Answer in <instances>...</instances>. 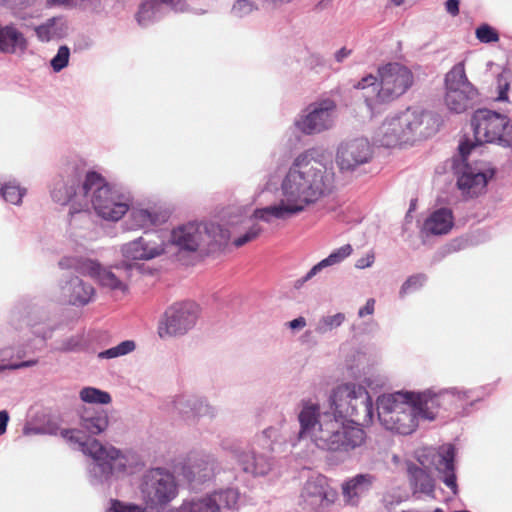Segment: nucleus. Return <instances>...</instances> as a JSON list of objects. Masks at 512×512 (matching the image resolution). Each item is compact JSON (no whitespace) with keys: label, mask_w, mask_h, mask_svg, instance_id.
I'll return each instance as SVG.
<instances>
[{"label":"nucleus","mask_w":512,"mask_h":512,"mask_svg":"<svg viewBox=\"0 0 512 512\" xmlns=\"http://www.w3.org/2000/svg\"><path fill=\"white\" fill-rule=\"evenodd\" d=\"M327 267L328 265L326 264V262L324 260H321L305 274V279H312L314 276L319 274L323 269Z\"/></svg>","instance_id":"nucleus-56"},{"label":"nucleus","mask_w":512,"mask_h":512,"mask_svg":"<svg viewBox=\"0 0 512 512\" xmlns=\"http://www.w3.org/2000/svg\"><path fill=\"white\" fill-rule=\"evenodd\" d=\"M36 363V360H28L17 363L0 364V371L27 368L36 365Z\"/></svg>","instance_id":"nucleus-51"},{"label":"nucleus","mask_w":512,"mask_h":512,"mask_svg":"<svg viewBox=\"0 0 512 512\" xmlns=\"http://www.w3.org/2000/svg\"><path fill=\"white\" fill-rule=\"evenodd\" d=\"M109 512H145V510L136 504L124 503L119 500H113Z\"/></svg>","instance_id":"nucleus-46"},{"label":"nucleus","mask_w":512,"mask_h":512,"mask_svg":"<svg viewBox=\"0 0 512 512\" xmlns=\"http://www.w3.org/2000/svg\"><path fill=\"white\" fill-rule=\"evenodd\" d=\"M81 192L86 202L89 201L95 213L104 220L116 222L128 211L131 195L123 188L110 185L105 178L95 172L86 173Z\"/></svg>","instance_id":"nucleus-6"},{"label":"nucleus","mask_w":512,"mask_h":512,"mask_svg":"<svg viewBox=\"0 0 512 512\" xmlns=\"http://www.w3.org/2000/svg\"><path fill=\"white\" fill-rule=\"evenodd\" d=\"M445 103L450 111L464 112L470 105L477 91L468 81L462 62L457 63L445 76Z\"/></svg>","instance_id":"nucleus-14"},{"label":"nucleus","mask_w":512,"mask_h":512,"mask_svg":"<svg viewBox=\"0 0 512 512\" xmlns=\"http://www.w3.org/2000/svg\"><path fill=\"white\" fill-rule=\"evenodd\" d=\"M357 89L367 90L371 88L372 93H377L379 89V83H377V78L372 74H369L363 77L357 84L354 85Z\"/></svg>","instance_id":"nucleus-48"},{"label":"nucleus","mask_w":512,"mask_h":512,"mask_svg":"<svg viewBox=\"0 0 512 512\" xmlns=\"http://www.w3.org/2000/svg\"><path fill=\"white\" fill-rule=\"evenodd\" d=\"M234 457L245 473L253 476H265L271 468V459L263 454H255L251 450L235 449Z\"/></svg>","instance_id":"nucleus-25"},{"label":"nucleus","mask_w":512,"mask_h":512,"mask_svg":"<svg viewBox=\"0 0 512 512\" xmlns=\"http://www.w3.org/2000/svg\"><path fill=\"white\" fill-rule=\"evenodd\" d=\"M83 347L82 338L80 336H72L64 340L58 350L62 352H76Z\"/></svg>","instance_id":"nucleus-47"},{"label":"nucleus","mask_w":512,"mask_h":512,"mask_svg":"<svg viewBox=\"0 0 512 512\" xmlns=\"http://www.w3.org/2000/svg\"><path fill=\"white\" fill-rule=\"evenodd\" d=\"M59 430V427L55 423H48L46 426L42 428H38L35 430L36 433H43L49 435H56Z\"/></svg>","instance_id":"nucleus-58"},{"label":"nucleus","mask_w":512,"mask_h":512,"mask_svg":"<svg viewBox=\"0 0 512 512\" xmlns=\"http://www.w3.org/2000/svg\"><path fill=\"white\" fill-rule=\"evenodd\" d=\"M9 422V414L6 410L0 411V436L6 432Z\"/></svg>","instance_id":"nucleus-61"},{"label":"nucleus","mask_w":512,"mask_h":512,"mask_svg":"<svg viewBox=\"0 0 512 512\" xmlns=\"http://www.w3.org/2000/svg\"><path fill=\"white\" fill-rule=\"evenodd\" d=\"M262 231L263 228L260 224L253 223L250 227H248L244 234L236 237L233 240V245L235 247L244 246L245 244L255 240L262 233Z\"/></svg>","instance_id":"nucleus-43"},{"label":"nucleus","mask_w":512,"mask_h":512,"mask_svg":"<svg viewBox=\"0 0 512 512\" xmlns=\"http://www.w3.org/2000/svg\"><path fill=\"white\" fill-rule=\"evenodd\" d=\"M59 287L62 301L72 306H85L95 295V289L91 284L74 275H65Z\"/></svg>","instance_id":"nucleus-22"},{"label":"nucleus","mask_w":512,"mask_h":512,"mask_svg":"<svg viewBox=\"0 0 512 512\" xmlns=\"http://www.w3.org/2000/svg\"><path fill=\"white\" fill-rule=\"evenodd\" d=\"M240 492L235 487L220 488L202 497L184 501L177 512H221L238 508Z\"/></svg>","instance_id":"nucleus-15"},{"label":"nucleus","mask_w":512,"mask_h":512,"mask_svg":"<svg viewBox=\"0 0 512 512\" xmlns=\"http://www.w3.org/2000/svg\"><path fill=\"white\" fill-rule=\"evenodd\" d=\"M498 101H507L508 100V90H509V82L506 80L503 74L498 77Z\"/></svg>","instance_id":"nucleus-50"},{"label":"nucleus","mask_w":512,"mask_h":512,"mask_svg":"<svg viewBox=\"0 0 512 512\" xmlns=\"http://www.w3.org/2000/svg\"><path fill=\"white\" fill-rule=\"evenodd\" d=\"M427 277L425 274H416L410 276L401 286L400 295L403 296L411 291L417 290L424 285Z\"/></svg>","instance_id":"nucleus-45"},{"label":"nucleus","mask_w":512,"mask_h":512,"mask_svg":"<svg viewBox=\"0 0 512 512\" xmlns=\"http://www.w3.org/2000/svg\"><path fill=\"white\" fill-rule=\"evenodd\" d=\"M121 254L125 260L148 261L165 253V240L158 232H145L143 236L121 246Z\"/></svg>","instance_id":"nucleus-18"},{"label":"nucleus","mask_w":512,"mask_h":512,"mask_svg":"<svg viewBox=\"0 0 512 512\" xmlns=\"http://www.w3.org/2000/svg\"><path fill=\"white\" fill-rule=\"evenodd\" d=\"M195 402L192 404L191 418H198L203 416L214 417L217 413L215 407L208 404V402L197 395H194Z\"/></svg>","instance_id":"nucleus-39"},{"label":"nucleus","mask_w":512,"mask_h":512,"mask_svg":"<svg viewBox=\"0 0 512 512\" xmlns=\"http://www.w3.org/2000/svg\"><path fill=\"white\" fill-rule=\"evenodd\" d=\"M288 327L292 330L302 329L306 326V319L302 316H299L287 323Z\"/></svg>","instance_id":"nucleus-60"},{"label":"nucleus","mask_w":512,"mask_h":512,"mask_svg":"<svg viewBox=\"0 0 512 512\" xmlns=\"http://www.w3.org/2000/svg\"><path fill=\"white\" fill-rule=\"evenodd\" d=\"M353 252V248L350 244H345L338 249L331 252L323 260L326 262L328 267L337 265L349 257Z\"/></svg>","instance_id":"nucleus-42"},{"label":"nucleus","mask_w":512,"mask_h":512,"mask_svg":"<svg viewBox=\"0 0 512 512\" xmlns=\"http://www.w3.org/2000/svg\"><path fill=\"white\" fill-rule=\"evenodd\" d=\"M439 126V119L431 112L419 107H409L405 111L384 120L375 132L374 140L383 147H395L415 137L427 138Z\"/></svg>","instance_id":"nucleus-5"},{"label":"nucleus","mask_w":512,"mask_h":512,"mask_svg":"<svg viewBox=\"0 0 512 512\" xmlns=\"http://www.w3.org/2000/svg\"><path fill=\"white\" fill-rule=\"evenodd\" d=\"M408 472L414 492H421L429 496L433 494L434 480L425 470L412 465L408 468Z\"/></svg>","instance_id":"nucleus-33"},{"label":"nucleus","mask_w":512,"mask_h":512,"mask_svg":"<svg viewBox=\"0 0 512 512\" xmlns=\"http://www.w3.org/2000/svg\"><path fill=\"white\" fill-rule=\"evenodd\" d=\"M110 426L108 412L102 408H84L79 428L62 429L60 435L74 449L91 457L89 481L92 485L108 482L114 473L126 471L127 458L113 447L101 444L91 436L105 432Z\"/></svg>","instance_id":"nucleus-2"},{"label":"nucleus","mask_w":512,"mask_h":512,"mask_svg":"<svg viewBox=\"0 0 512 512\" xmlns=\"http://www.w3.org/2000/svg\"><path fill=\"white\" fill-rule=\"evenodd\" d=\"M334 188V173L318 162H312L308 152L298 155L281 184L282 196L299 213L320 198L330 194Z\"/></svg>","instance_id":"nucleus-4"},{"label":"nucleus","mask_w":512,"mask_h":512,"mask_svg":"<svg viewBox=\"0 0 512 512\" xmlns=\"http://www.w3.org/2000/svg\"><path fill=\"white\" fill-rule=\"evenodd\" d=\"M352 53L351 49H347L346 47H342L338 51L335 52L334 58L338 63L344 62Z\"/></svg>","instance_id":"nucleus-57"},{"label":"nucleus","mask_w":512,"mask_h":512,"mask_svg":"<svg viewBox=\"0 0 512 512\" xmlns=\"http://www.w3.org/2000/svg\"><path fill=\"white\" fill-rule=\"evenodd\" d=\"M70 58V49L66 45L58 48L56 55L51 59L50 65L54 72H60L67 67Z\"/></svg>","instance_id":"nucleus-40"},{"label":"nucleus","mask_w":512,"mask_h":512,"mask_svg":"<svg viewBox=\"0 0 512 512\" xmlns=\"http://www.w3.org/2000/svg\"><path fill=\"white\" fill-rule=\"evenodd\" d=\"M327 267L328 265L326 264V262L324 260H321L305 274V279H312L314 276L319 274L323 269Z\"/></svg>","instance_id":"nucleus-55"},{"label":"nucleus","mask_w":512,"mask_h":512,"mask_svg":"<svg viewBox=\"0 0 512 512\" xmlns=\"http://www.w3.org/2000/svg\"><path fill=\"white\" fill-rule=\"evenodd\" d=\"M195 402L194 395L182 394L173 401L174 410L185 419H191L192 404Z\"/></svg>","instance_id":"nucleus-38"},{"label":"nucleus","mask_w":512,"mask_h":512,"mask_svg":"<svg viewBox=\"0 0 512 512\" xmlns=\"http://www.w3.org/2000/svg\"><path fill=\"white\" fill-rule=\"evenodd\" d=\"M373 154V147L366 138H355L339 145L336 163L341 172L352 173L368 164Z\"/></svg>","instance_id":"nucleus-17"},{"label":"nucleus","mask_w":512,"mask_h":512,"mask_svg":"<svg viewBox=\"0 0 512 512\" xmlns=\"http://www.w3.org/2000/svg\"><path fill=\"white\" fill-rule=\"evenodd\" d=\"M34 1L35 0H0V4L16 9L30 6Z\"/></svg>","instance_id":"nucleus-52"},{"label":"nucleus","mask_w":512,"mask_h":512,"mask_svg":"<svg viewBox=\"0 0 512 512\" xmlns=\"http://www.w3.org/2000/svg\"><path fill=\"white\" fill-rule=\"evenodd\" d=\"M476 37L481 43H492L499 40L498 32L488 24H482L476 29Z\"/></svg>","instance_id":"nucleus-44"},{"label":"nucleus","mask_w":512,"mask_h":512,"mask_svg":"<svg viewBox=\"0 0 512 512\" xmlns=\"http://www.w3.org/2000/svg\"><path fill=\"white\" fill-rule=\"evenodd\" d=\"M336 105L325 99L308 107V113L296 121V126L305 134L320 133L332 127Z\"/></svg>","instance_id":"nucleus-19"},{"label":"nucleus","mask_w":512,"mask_h":512,"mask_svg":"<svg viewBox=\"0 0 512 512\" xmlns=\"http://www.w3.org/2000/svg\"><path fill=\"white\" fill-rule=\"evenodd\" d=\"M453 226L452 211L447 208H440L432 212L423 224V231L426 234L443 235L447 234Z\"/></svg>","instance_id":"nucleus-29"},{"label":"nucleus","mask_w":512,"mask_h":512,"mask_svg":"<svg viewBox=\"0 0 512 512\" xmlns=\"http://www.w3.org/2000/svg\"><path fill=\"white\" fill-rule=\"evenodd\" d=\"M374 260H375L374 253L370 252L365 257L359 258L355 263V267L358 269L368 268V267L372 266V264L374 263Z\"/></svg>","instance_id":"nucleus-53"},{"label":"nucleus","mask_w":512,"mask_h":512,"mask_svg":"<svg viewBox=\"0 0 512 512\" xmlns=\"http://www.w3.org/2000/svg\"><path fill=\"white\" fill-rule=\"evenodd\" d=\"M455 448L452 444L444 445L434 454L432 464L439 473V478L451 489L452 493H458L455 474Z\"/></svg>","instance_id":"nucleus-24"},{"label":"nucleus","mask_w":512,"mask_h":512,"mask_svg":"<svg viewBox=\"0 0 512 512\" xmlns=\"http://www.w3.org/2000/svg\"><path fill=\"white\" fill-rule=\"evenodd\" d=\"M262 1L269 8H277L283 4L290 3L293 0H262Z\"/></svg>","instance_id":"nucleus-63"},{"label":"nucleus","mask_w":512,"mask_h":512,"mask_svg":"<svg viewBox=\"0 0 512 512\" xmlns=\"http://www.w3.org/2000/svg\"><path fill=\"white\" fill-rule=\"evenodd\" d=\"M80 399L90 404H109L112 401L111 395L95 387H84L79 392Z\"/></svg>","instance_id":"nucleus-34"},{"label":"nucleus","mask_w":512,"mask_h":512,"mask_svg":"<svg viewBox=\"0 0 512 512\" xmlns=\"http://www.w3.org/2000/svg\"><path fill=\"white\" fill-rule=\"evenodd\" d=\"M469 393L451 388L437 394L428 390L418 394L396 392L382 395L376 403L377 418L385 429L408 435L417 428L419 419L434 420L437 409L446 399L456 398L461 401L469 398Z\"/></svg>","instance_id":"nucleus-3"},{"label":"nucleus","mask_w":512,"mask_h":512,"mask_svg":"<svg viewBox=\"0 0 512 512\" xmlns=\"http://www.w3.org/2000/svg\"><path fill=\"white\" fill-rule=\"evenodd\" d=\"M136 345L135 342L132 340H125L122 341L120 344H118L115 347L109 348L107 350L101 351L98 354V358L101 359H112L120 356L127 355L134 351Z\"/></svg>","instance_id":"nucleus-37"},{"label":"nucleus","mask_w":512,"mask_h":512,"mask_svg":"<svg viewBox=\"0 0 512 512\" xmlns=\"http://www.w3.org/2000/svg\"><path fill=\"white\" fill-rule=\"evenodd\" d=\"M446 11L452 16H456L459 13V0H447L445 3Z\"/></svg>","instance_id":"nucleus-59"},{"label":"nucleus","mask_w":512,"mask_h":512,"mask_svg":"<svg viewBox=\"0 0 512 512\" xmlns=\"http://www.w3.org/2000/svg\"><path fill=\"white\" fill-rule=\"evenodd\" d=\"M256 10H258V6L254 1L237 0L232 6L231 13L237 18H243Z\"/></svg>","instance_id":"nucleus-41"},{"label":"nucleus","mask_w":512,"mask_h":512,"mask_svg":"<svg viewBox=\"0 0 512 512\" xmlns=\"http://www.w3.org/2000/svg\"><path fill=\"white\" fill-rule=\"evenodd\" d=\"M26 189L20 187L15 182H7L0 188V195L2 198L11 204L19 205L22 197L25 195Z\"/></svg>","instance_id":"nucleus-36"},{"label":"nucleus","mask_w":512,"mask_h":512,"mask_svg":"<svg viewBox=\"0 0 512 512\" xmlns=\"http://www.w3.org/2000/svg\"><path fill=\"white\" fill-rule=\"evenodd\" d=\"M66 22L60 17H52L35 28L37 38L41 42L57 40L67 35Z\"/></svg>","instance_id":"nucleus-30"},{"label":"nucleus","mask_w":512,"mask_h":512,"mask_svg":"<svg viewBox=\"0 0 512 512\" xmlns=\"http://www.w3.org/2000/svg\"><path fill=\"white\" fill-rule=\"evenodd\" d=\"M300 497L311 509L319 510L333 503L335 492L329 489L324 476L313 475L304 483Z\"/></svg>","instance_id":"nucleus-21"},{"label":"nucleus","mask_w":512,"mask_h":512,"mask_svg":"<svg viewBox=\"0 0 512 512\" xmlns=\"http://www.w3.org/2000/svg\"><path fill=\"white\" fill-rule=\"evenodd\" d=\"M380 76L379 89L376 94H363L367 107L373 111L379 104L390 103L404 95L413 85L414 76L409 68L394 62L388 63L378 70Z\"/></svg>","instance_id":"nucleus-9"},{"label":"nucleus","mask_w":512,"mask_h":512,"mask_svg":"<svg viewBox=\"0 0 512 512\" xmlns=\"http://www.w3.org/2000/svg\"><path fill=\"white\" fill-rule=\"evenodd\" d=\"M218 468L214 456L209 454H193L188 457L182 467V475L192 489H198L200 485L210 481Z\"/></svg>","instance_id":"nucleus-20"},{"label":"nucleus","mask_w":512,"mask_h":512,"mask_svg":"<svg viewBox=\"0 0 512 512\" xmlns=\"http://www.w3.org/2000/svg\"><path fill=\"white\" fill-rule=\"evenodd\" d=\"M58 265L61 269H71L90 276L102 287L121 292L127 290L126 281L131 277L132 271L138 268L136 264L123 261L114 267V272L111 268L103 267L98 261L85 257H63Z\"/></svg>","instance_id":"nucleus-7"},{"label":"nucleus","mask_w":512,"mask_h":512,"mask_svg":"<svg viewBox=\"0 0 512 512\" xmlns=\"http://www.w3.org/2000/svg\"><path fill=\"white\" fill-rule=\"evenodd\" d=\"M477 142L494 143L503 148L512 147V124L507 116L488 109H478L471 119Z\"/></svg>","instance_id":"nucleus-10"},{"label":"nucleus","mask_w":512,"mask_h":512,"mask_svg":"<svg viewBox=\"0 0 512 512\" xmlns=\"http://www.w3.org/2000/svg\"><path fill=\"white\" fill-rule=\"evenodd\" d=\"M140 490L147 505H165L176 497L177 484L170 472L154 468L143 475Z\"/></svg>","instance_id":"nucleus-13"},{"label":"nucleus","mask_w":512,"mask_h":512,"mask_svg":"<svg viewBox=\"0 0 512 512\" xmlns=\"http://www.w3.org/2000/svg\"><path fill=\"white\" fill-rule=\"evenodd\" d=\"M309 280H310V279H305V275H304V276H302L301 278L297 279V280L294 282V287H295L296 289H299V288H301V287L304 285V283H306V282H307V281H309Z\"/></svg>","instance_id":"nucleus-64"},{"label":"nucleus","mask_w":512,"mask_h":512,"mask_svg":"<svg viewBox=\"0 0 512 512\" xmlns=\"http://www.w3.org/2000/svg\"><path fill=\"white\" fill-rule=\"evenodd\" d=\"M375 480L371 474H358L345 481L342 484L344 501L352 506L358 505L360 499L370 492Z\"/></svg>","instance_id":"nucleus-27"},{"label":"nucleus","mask_w":512,"mask_h":512,"mask_svg":"<svg viewBox=\"0 0 512 512\" xmlns=\"http://www.w3.org/2000/svg\"><path fill=\"white\" fill-rule=\"evenodd\" d=\"M473 148L472 145H470L468 142H462L459 145V152L463 160H466L467 156L469 155L471 149Z\"/></svg>","instance_id":"nucleus-62"},{"label":"nucleus","mask_w":512,"mask_h":512,"mask_svg":"<svg viewBox=\"0 0 512 512\" xmlns=\"http://www.w3.org/2000/svg\"><path fill=\"white\" fill-rule=\"evenodd\" d=\"M199 307L192 301L176 302L166 308L158 324V335L167 337L182 336L197 322Z\"/></svg>","instance_id":"nucleus-12"},{"label":"nucleus","mask_w":512,"mask_h":512,"mask_svg":"<svg viewBox=\"0 0 512 512\" xmlns=\"http://www.w3.org/2000/svg\"><path fill=\"white\" fill-rule=\"evenodd\" d=\"M26 48V40L23 34L13 25L0 28V50L6 53H14Z\"/></svg>","instance_id":"nucleus-32"},{"label":"nucleus","mask_w":512,"mask_h":512,"mask_svg":"<svg viewBox=\"0 0 512 512\" xmlns=\"http://www.w3.org/2000/svg\"><path fill=\"white\" fill-rule=\"evenodd\" d=\"M27 325L31 326L32 333L37 337H40L42 340H46L51 338L53 329L48 326H37L36 324H31L30 320L27 321Z\"/></svg>","instance_id":"nucleus-49"},{"label":"nucleus","mask_w":512,"mask_h":512,"mask_svg":"<svg viewBox=\"0 0 512 512\" xmlns=\"http://www.w3.org/2000/svg\"><path fill=\"white\" fill-rule=\"evenodd\" d=\"M229 239V231L213 222L190 221L175 227L168 242L179 252H195L202 245H221Z\"/></svg>","instance_id":"nucleus-8"},{"label":"nucleus","mask_w":512,"mask_h":512,"mask_svg":"<svg viewBox=\"0 0 512 512\" xmlns=\"http://www.w3.org/2000/svg\"><path fill=\"white\" fill-rule=\"evenodd\" d=\"M493 176V172L488 175L480 170L465 165L464 170L458 177L457 186L467 197H476L481 194L488 183V179Z\"/></svg>","instance_id":"nucleus-26"},{"label":"nucleus","mask_w":512,"mask_h":512,"mask_svg":"<svg viewBox=\"0 0 512 512\" xmlns=\"http://www.w3.org/2000/svg\"><path fill=\"white\" fill-rule=\"evenodd\" d=\"M185 9L184 0H145L136 14V20L142 27H147L162 19L168 11L182 12Z\"/></svg>","instance_id":"nucleus-23"},{"label":"nucleus","mask_w":512,"mask_h":512,"mask_svg":"<svg viewBox=\"0 0 512 512\" xmlns=\"http://www.w3.org/2000/svg\"><path fill=\"white\" fill-rule=\"evenodd\" d=\"M374 306H375V300L373 298L368 299L366 304L359 309L358 316L362 318L367 315L373 314Z\"/></svg>","instance_id":"nucleus-54"},{"label":"nucleus","mask_w":512,"mask_h":512,"mask_svg":"<svg viewBox=\"0 0 512 512\" xmlns=\"http://www.w3.org/2000/svg\"><path fill=\"white\" fill-rule=\"evenodd\" d=\"M84 168L77 163H69L52 181L50 195L55 203L67 205L73 198L83 197L82 178Z\"/></svg>","instance_id":"nucleus-16"},{"label":"nucleus","mask_w":512,"mask_h":512,"mask_svg":"<svg viewBox=\"0 0 512 512\" xmlns=\"http://www.w3.org/2000/svg\"><path fill=\"white\" fill-rule=\"evenodd\" d=\"M298 213L299 211L286 201V197H283L279 203L255 209L252 216L257 220L269 223L272 219L285 220Z\"/></svg>","instance_id":"nucleus-28"},{"label":"nucleus","mask_w":512,"mask_h":512,"mask_svg":"<svg viewBox=\"0 0 512 512\" xmlns=\"http://www.w3.org/2000/svg\"><path fill=\"white\" fill-rule=\"evenodd\" d=\"M334 397L338 401L350 398V404H338L341 411H345L347 418L361 425L370 424L374 418V409L371 396L365 387L355 383H345L334 388Z\"/></svg>","instance_id":"nucleus-11"},{"label":"nucleus","mask_w":512,"mask_h":512,"mask_svg":"<svg viewBox=\"0 0 512 512\" xmlns=\"http://www.w3.org/2000/svg\"><path fill=\"white\" fill-rule=\"evenodd\" d=\"M160 221V214L148 209L134 208L130 211L125 225L128 230L147 229L157 225Z\"/></svg>","instance_id":"nucleus-31"},{"label":"nucleus","mask_w":512,"mask_h":512,"mask_svg":"<svg viewBox=\"0 0 512 512\" xmlns=\"http://www.w3.org/2000/svg\"><path fill=\"white\" fill-rule=\"evenodd\" d=\"M350 398L342 399L343 404H350ZM332 411L320 412L317 403L302 400L298 414L300 423L299 437H310L315 445L325 451L349 453L361 447L366 441V432L359 423L348 420L345 411L334 397V389L329 396Z\"/></svg>","instance_id":"nucleus-1"},{"label":"nucleus","mask_w":512,"mask_h":512,"mask_svg":"<svg viewBox=\"0 0 512 512\" xmlns=\"http://www.w3.org/2000/svg\"><path fill=\"white\" fill-rule=\"evenodd\" d=\"M344 321L345 314L340 312L334 315L323 316L316 323L315 332L319 335H325L341 326Z\"/></svg>","instance_id":"nucleus-35"}]
</instances>
